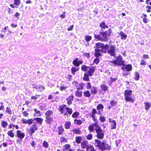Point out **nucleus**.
<instances>
[{
  "mask_svg": "<svg viewBox=\"0 0 151 151\" xmlns=\"http://www.w3.org/2000/svg\"><path fill=\"white\" fill-rule=\"evenodd\" d=\"M95 32L94 33V37L95 40L101 42H107L112 33V29L111 28H109L107 31L104 32H100L99 34H96L95 33Z\"/></svg>",
  "mask_w": 151,
  "mask_h": 151,
  "instance_id": "nucleus-1",
  "label": "nucleus"
},
{
  "mask_svg": "<svg viewBox=\"0 0 151 151\" xmlns=\"http://www.w3.org/2000/svg\"><path fill=\"white\" fill-rule=\"evenodd\" d=\"M96 49L95 50L94 56L95 57L98 58L101 56L100 53H106L109 48V45L107 44L104 45L102 42H99L95 44Z\"/></svg>",
  "mask_w": 151,
  "mask_h": 151,
  "instance_id": "nucleus-2",
  "label": "nucleus"
},
{
  "mask_svg": "<svg viewBox=\"0 0 151 151\" xmlns=\"http://www.w3.org/2000/svg\"><path fill=\"white\" fill-rule=\"evenodd\" d=\"M94 141V145L95 147H97L101 151L110 150L111 149V147L109 144L105 143L104 142H102L101 140L98 139H96Z\"/></svg>",
  "mask_w": 151,
  "mask_h": 151,
  "instance_id": "nucleus-3",
  "label": "nucleus"
},
{
  "mask_svg": "<svg viewBox=\"0 0 151 151\" xmlns=\"http://www.w3.org/2000/svg\"><path fill=\"white\" fill-rule=\"evenodd\" d=\"M97 113V110L96 109L93 108L92 109L91 113H89V114L92 117L93 120L94 122V123L92 124L94 127H96L95 129H98L99 128H101L99 126L98 123L99 122L96 116V114Z\"/></svg>",
  "mask_w": 151,
  "mask_h": 151,
  "instance_id": "nucleus-4",
  "label": "nucleus"
},
{
  "mask_svg": "<svg viewBox=\"0 0 151 151\" xmlns=\"http://www.w3.org/2000/svg\"><path fill=\"white\" fill-rule=\"evenodd\" d=\"M96 66L88 67L85 65H83L81 66V69L83 71H87V73L90 75V76L93 75Z\"/></svg>",
  "mask_w": 151,
  "mask_h": 151,
  "instance_id": "nucleus-5",
  "label": "nucleus"
},
{
  "mask_svg": "<svg viewBox=\"0 0 151 151\" xmlns=\"http://www.w3.org/2000/svg\"><path fill=\"white\" fill-rule=\"evenodd\" d=\"M110 62L115 65H125L124 64V60H122V57L121 56H117L116 60L111 61Z\"/></svg>",
  "mask_w": 151,
  "mask_h": 151,
  "instance_id": "nucleus-6",
  "label": "nucleus"
},
{
  "mask_svg": "<svg viewBox=\"0 0 151 151\" xmlns=\"http://www.w3.org/2000/svg\"><path fill=\"white\" fill-rule=\"evenodd\" d=\"M132 90H126L124 91V97L125 100L127 102L133 101V100L132 98Z\"/></svg>",
  "mask_w": 151,
  "mask_h": 151,
  "instance_id": "nucleus-7",
  "label": "nucleus"
},
{
  "mask_svg": "<svg viewBox=\"0 0 151 151\" xmlns=\"http://www.w3.org/2000/svg\"><path fill=\"white\" fill-rule=\"evenodd\" d=\"M96 133V137L100 139L104 138V136L105 131L103 130L101 127L99 128L98 129H95Z\"/></svg>",
  "mask_w": 151,
  "mask_h": 151,
  "instance_id": "nucleus-8",
  "label": "nucleus"
},
{
  "mask_svg": "<svg viewBox=\"0 0 151 151\" xmlns=\"http://www.w3.org/2000/svg\"><path fill=\"white\" fill-rule=\"evenodd\" d=\"M107 53L111 56L114 57L116 55V47L115 45H111L109 49L107 51Z\"/></svg>",
  "mask_w": 151,
  "mask_h": 151,
  "instance_id": "nucleus-9",
  "label": "nucleus"
},
{
  "mask_svg": "<svg viewBox=\"0 0 151 151\" xmlns=\"http://www.w3.org/2000/svg\"><path fill=\"white\" fill-rule=\"evenodd\" d=\"M33 86V88L38 91H42L45 89L43 86L40 85H37L35 83L34 84Z\"/></svg>",
  "mask_w": 151,
  "mask_h": 151,
  "instance_id": "nucleus-10",
  "label": "nucleus"
},
{
  "mask_svg": "<svg viewBox=\"0 0 151 151\" xmlns=\"http://www.w3.org/2000/svg\"><path fill=\"white\" fill-rule=\"evenodd\" d=\"M122 69L123 70L125 69L127 71H130L132 70V66L131 65L128 64L125 65V67H122Z\"/></svg>",
  "mask_w": 151,
  "mask_h": 151,
  "instance_id": "nucleus-11",
  "label": "nucleus"
},
{
  "mask_svg": "<svg viewBox=\"0 0 151 151\" xmlns=\"http://www.w3.org/2000/svg\"><path fill=\"white\" fill-rule=\"evenodd\" d=\"M109 122L112 124L111 125V129H116V124L115 121L112 119L111 118H109Z\"/></svg>",
  "mask_w": 151,
  "mask_h": 151,
  "instance_id": "nucleus-12",
  "label": "nucleus"
},
{
  "mask_svg": "<svg viewBox=\"0 0 151 151\" xmlns=\"http://www.w3.org/2000/svg\"><path fill=\"white\" fill-rule=\"evenodd\" d=\"M33 120L32 119L27 120L24 119H22V122L24 124H28L29 125L31 124L33 122Z\"/></svg>",
  "mask_w": 151,
  "mask_h": 151,
  "instance_id": "nucleus-13",
  "label": "nucleus"
},
{
  "mask_svg": "<svg viewBox=\"0 0 151 151\" xmlns=\"http://www.w3.org/2000/svg\"><path fill=\"white\" fill-rule=\"evenodd\" d=\"M81 147L83 149H85V148L86 149L88 145V142L86 140L84 141L81 143Z\"/></svg>",
  "mask_w": 151,
  "mask_h": 151,
  "instance_id": "nucleus-14",
  "label": "nucleus"
},
{
  "mask_svg": "<svg viewBox=\"0 0 151 151\" xmlns=\"http://www.w3.org/2000/svg\"><path fill=\"white\" fill-rule=\"evenodd\" d=\"M17 137L21 139H23L25 136V134L23 133H21L19 130L17 131Z\"/></svg>",
  "mask_w": 151,
  "mask_h": 151,
  "instance_id": "nucleus-15",
  "label": "nucleus"
},
{
  "mask_svg": "<svg viewBox=\"0 0 151 151\" xmlns=\"http://www.w3.org/2000/svg\"><path fill=\"white\" fill-rule=\"evenodd\" d=\"M104 108V106L102 104H99L97 106L96 109L98 111L99 115H101V113H100V110H101V111H102V110Z\"/></svg>",
  "mask_w": 151,
  "mask_h": 151,
  "instance_id": "nucleus-16",
  "label": "nucleus"
},
{
  "mask_svg": "<svg viewBox=\"0 0 151 151\" xmlns=\"http://www.w3.org/2000/svg\"><path fill=\"white\" fill-rule=\"evenodd\" d=\"M100 87L102 90L104 92H106V91L108 90L109 87L105 84H101L100 86Z\"/></svg>",
  "mask_w": 151,
  "mask_h": 151,
  "instance_id": "nucleus-17",
  "label": "nucleus"
},
{
  "mask_svg": "<svg viewBox=\"0 0 151 151\" xmlns=\"http://www.w3.org/2000/svg\"><path fill=\"white\" fill-rule=\"evenodd\" d=\"M73 98V95H71L67 98L66 100L68 105H70L72 104Z\"/></svg>",
  "mask_w": 151,
  "mask_h": 151,
  "instance_id": "nucleus-18",
  "label": "nucleus"
},
{
  "mask_svg": "<svg viewBox=\"0 0 151 151\" xmlns=\"http://www.w3.org/2000/svg\"><path fill=\"white\" fill-rule=\"evenodd\" d=\"M97 87L95 86H93L91 89V93L92 95H95L97 93Z\"/></svg>",
  "mask_w": 151,
  "mask_h": 151,
  "instance_id": "nucleus-19",
  "label": "nucleus"
},
{
  "mask_svg": "<svg viewBox=\"0 0 151 151\" xmlns=\"http://www.w3.org/2000/svg\"><path fill=\"white\" fill-rule=\"evenodd\" d=\"M37 129V125L35 124H33L30 129L31 132V134L34 133L35 132Z\"/></svg>",
  "mask_w": 151,
  "mask_h": 151,
  "instance_id": "nucleus-20",
  "label": "nucleus"
},
{
  "mask_svg": "<svg viewBox=\"0 0 151 151\" xmlns=\"http://www.w3.org/2000/svg\"><path fill=\"white\" fill-rule=\"evenodd\" d=\"M53 114V112L51 110H48L45 113V117H50Z\"/></svg>",
  "mask_w": 151,
  "mask_h": 151,
  "instance_id": "nucleus-21",
  "label": "nucleus"
},
{
  "mask_svg": "<svg viewBox=\"0 0 151 151\" xmlns=\"http://www.w3.org/2000/svg\"><path fill=\"white\" fill-rule=\"evenodd\" d=\"M99 26L102 29L108 28L109 27L105 23L104 21L100 23Z\"/></svg>",
  "mask_w": 151,
  "mask_h": 151,
  "instance_id": "nucleus-22",
  "label": "nucleus"
},
{
  "mask_svg": "<svg viewBox=\"0 0 151 151\" xmlns=\"http://www.w3.org/2000/svg\"><path fill=\"white\" fill-rule=\"evenodd\" d=\"M119 35L120 36L122 40L126 39L127 37V35L124 34L122 31L120 32Z\"/></svg>",
  "mask_w": 151,
  "mask_h": 151,
  "instance_id": "nucleus-23",
  "label": "nucleus"
},
{
  "mask_svg": "<svg viewBox=\"0 0 151 151\" xmlns=\"http://www.w3.org/2000/svg\"><path fill=\"white\" fill-rule=\"evenodd\" d=\"M45 118L46 120L45 121L47 124H50L53 121V117H45Z\"/></svg>",
  "mask_w": 151,
  "mask_h": 151,
  "instance_id": "nucleus-24",
  "label": "nucleus"
},
{
  "mask_svg": "<svg viewBox=\"0 0 151 151\" xmlns=\"http://www.w3.org/2000/svg\"><path fill=\"white\" fill-rule=\"evenodd\" d=\"M89 76L90 75L87 73H85L84 74V76L83 77V80L85 81H89Z\"/></svg>",
  "mask_w": 151,
  "mask_h": 151,
  "instance_id": "nucleus-25",
  "label": "nucleus"
},
{
  "mask_svg": "<svg viewBox=\"0 0 151 151\" xmlns=\"http://www.w3.org/2000/svg\"><path fill=\"white\" fill-rule=\"evenodd\" d=\"M83 95L86 97L89 98L91 96V93L88 90H87L83 92Z\"/></svg>",
  "mask_w": 151,
  "mask_h": 151,
  "instance_id": "nucleus-26",
  "label": "nucleus"
},
{
  "mask_svg": "<svg viewBox=\"0 0 151 151\" xmlns=\"http://www.w3.org/2000/svg\"><path fill=\"white\" fill-rule=\"evenodd\" d=\"M85 84L83 83H80L77 85V90H83V86Z\"/></svg>",
  "mask_w": 151,
  "mask_h": 151,
  "instance_id": "nucleus-27",
  "label": "nucleus"
},
{
  "mask_svg": "<svg viewBox=\"0 0 151 151\" xmlns=\"http://www.w3.org/2000/svg\"><path fill=\"white\" fill-rule=\"evenodd\" d=\"M84 38L87 42H88L91 40L92 37L91 36L86 35L85 36Z\"/></svg>",
  "mask_w": 151,
  "mask_h": 151,
  "instance_id": "nucleus-28",
  "label": "nucleus"
},
{
  "mask_svg": "<svg viewBox=\"0 0 151 151\" xmlns=\"http://www.w3.org/2000/svg\"><path fill=\"white\" fill-rule=\"evenodd\" d=\"M145 105V109L146 110H148L149 109L151 106V104L148 102H145L144 103Z\"/></svg>",
  "mask_w": 151,
  "mask_h": 151,
  "instance_id": "nucleus-29",
  "label": "nucleus"
},
{
  "mask_svg": "<svg viewBox=\"0 0 151 151\" xmlns=\"http://www.w3.org/2000/svg\"><path fill=\"white\" fill-rule=\"evenodd\" d=\"M67 106L65 105L60 106L59 107V111L61 113H63L64 109H66Z\"/></svg>",
  "mask_w": 151,
  "mask_h": 151,
  "instance_id": "nucleus-30",
  "label": "nucleus"
},
{
  "mask_svg": "<svg viewBox=\"0 0 151 151\" xmlns=\"http://www.w3.org/2000/svg\"><path fill=\"white\" fill-rule=\"evenodd\" d=\"M134 74L135 75V77L134 78V79L137 81L139 80V79L140 76L138 72H135Z\"/></svg>",
  "mask_w": 151,
  "mask_h": 151,
  "instance_id": "nucleus-31",
  "label": "nucleus"
},
{
  "mask_svg": "<svg viewBox=\"0 0 151 151\" xmlns=\"http://www.w3.org/2000/svg\"><path fill=\"white\" fill-rule=\"evenodd\" d=\"M58 134L59 135H61L62 134V133L63 132L64 129L61 127H58Z\"/></svg>",
  "mask_w": 151,
  "mask_h": 151,
  "instance_id": "nucleus-32",
  "label": "nucleus"
},
{
  "mask_svg": "<svg viewBox=\"0 0 151 151\" xmlns=\"http://www.w3.org/2000/svg\"><path fill=\"white\" fill-rule=\"evenodd\" d=\"M33 120V121L35 120L37 122L39 123L40 124H41L42 123V122L43 121V119L42 118L38 117L35 118Z\"/></svg>",
  "mask_w": 151,
  "mask_h": 151,
  "instance_id": "nucleus-33",
  "label": "nucleus"
},
{
  "mask_svg": "<svg viewBox=\"0 0 151 151\" xmlns=\"http://www.w3.org/2000/svg\"><path fill=\"white\" fill-rule=\"evenodd\" d=\"M94 127L92 124L89 125L88 127V129L90 132H92L94 130Z\"/></svg>",
  "mask_w": 151,
  "mask_h": 151,
  "instance_id": "nucleus-34",
  "label": "nucleus"
},
{
  "mask_svg": "<svg viewBox=\"0 0 151 151\" xmlns=\"http://www.w3.org/2000/svg\"><path fill=\"white\" fill-rule=\"evenodd\" d=\"M7 134L10 137L13 138L14 137V134L12 130H10L7 132Z\"/></svg>",
  "mask_w": 151,
  "mask_h": 151,
  "instance_id": "nucleus-35",
  "label": "nucleus"
},
{
  "mask_svg": "<svg viewBox=\"0 0 151 151\" xmlns=\"http://www.w3.org/2000/svg\"><path fill=\"white\" fill-rule=\"evenodd\" d=\"M82 91H79L78 90L76 91V96L78 97H80L82 96Z\"/></svg>",
  "mask_w": 151,
  "mask_h": 151,
  "instance_id": "nucleus-36",
  "label": "nucleus"
},
{
  "mask_svg": "<svg viewBox=\"0 0 151 151\" xmlns=\"http://www.w3.org/2000/svg\"><path fill=\"white\" fill-rule=\"evenodd\" d=\"M93 137V135L91 133L89 134L86 136V139L88 140H91L92 139Z\"/></svg>",
  "mask_w": 151,
  "mask_h": 151,
  "instance_id": "nucleus-37",
  "label": "nucleus"
},
{
  "mask_svg": "<svg viewBox=\"0 0 151 151\" xmlns=\"http://www.w3.org/2000/svg\"><path fill=\"white\" fill-rule=\"evenodd\" d=\"M99 119L101 122H103L106 120V118L104 116H100L99 117Z\"/></svg>",
  "mask_w": 151,
  "mask_h": 151,
  "instance_id": "nucleus-38",
  "label": "nucleus"
},
{
  "mask_svg": "<svg viewBox=\"0 0 151 151\" xmlns=\"http://www.w3.org/2000/svg\"><path fill=\"white\" fill-rule=\"evenodd\" d=\"M94 149V148L93 146L90 145H88L87 148L86 149V150L87 151H90Z\"/></svg>",
  "mask_w": 151,
  "mask_h": 151,
  "instance_id": "nucleus-39",
  "label": "nucleus"
},
{
  "mask_svg": "<svg viewBox=\"0 0 151 151\" xmlns=\"http://www.w3.org/2000/svg\"><path fill=\"white\" fill-rule=\"evenodd\" d=\"M1 124L3 127L5 128L6 126L8 125L7 123L4 121H2L1 122Z\"/></svg>",
  "mask_w": 151,
  "mask_h": 151,
  "instance_id": "nucleus-40",
  "label": "nucleus"
},
{
  "mask_svg": "<svg viewBox=\"0 0 151 151\" xmlns=\"http://www.w3.org/2000/svg\"><path fill=\"white\" fill-rule=\"evenodd\" d=\"M78 59L76 58V66H78L80 64H82L83 63V61H78Z\"/></svg>",
  "mask_w": 151,
  "mask_h": 151,
  "instance_id": "nucleus-41",
  "label": "nucleus"
},
{
  "mask_svg": "<svg viewBox=\"0 0 151 151\" xmlns=\"http://www.w3.org/2000/svg\"><path fill=\"white\" fill-rule=\"evenodd\" d=\"M43 146L46 148H48L49 146L48 143L47 142L44 141L43 143Z\"/></svg>",
  "mask_w": 151,
  "mask_h": 151,
  "instance_id": "nucleus-42",
  "label": "nucleus"
},
{
  "mask_svg": "<svg viewBox=\"0 0 151 151\" xmlns=\"http://www.w3.org/2000/svg\"><path fill=\"white\" fill-rule=\"evenodd\" d=\"M82 140V137H76V142L77 143H80Z\"/></svg>",
  "mask_w": 151,
  "mask_h": 151,
  "instance_id": "nucleus-43",
  "label": "nucleus"
},
{
  "mask_svg": "<svg viewBox=\"0 0 151 151\" xmlns=\"http://www.w3.org/2000/svg\"><path fill=\"white\" fill-rule=\"evenodd\" d=\"M117 104V101H114V100H111L110 101V104L111 106H115L116 104Z\"/></svg>",
  "mask_w": 151,
  "mask_h": 151,
  "instance_id": "nucleus-44",
  "label": "nucleus"
},
{
  "mask_svg": "<svg viewBox=\"0 0 151 151\" xmlns=\"http://www.w3.org/2000/svg\"><path fill=\"white\" fill-rule=\"evenodd\" d=\"M117 79V78L115 77V78H113L111 77L110 78V81L109 82V83H113V82L115 81Z\"/></svg>",
  "mask_w": 151,
  "mask_h": 151,
  "instance_id": "nucleus-45",
  "label": "nucleus"
},
{
  "mask_svg": "<svg viewBox=\"0 0 151 151\" xmlns=\"http://www.w3.org/2000/svg\"><path fill=\"white\" fill-rule=\"evenodd\" d=\"M14 3L16 5H19L20 4V0H14Z\"/></svg>",
  "mask_w": 151,
  "mask_h": 151,
  "instance_id": "nucleus-46",
  "label": "nucleus"
},
{
  "mask_svg": "<svg viewBox=\"0 0 151 151\" xmlns=\"http://www.w3.org/2000/svg\"><path fill=\"white\" fill-rule=\"evenodd\" d=\"M91 88V85L90 82H88L87 83L86 86V88L87 89H90Z\"/></svg>",
  "mask_w": 151,
  "mask_h": 151,
  "instance_id": "nucleus-47",
  "label": "nucleus"
},
{
  "mask_svg": "<svg viewBox=\"0 0 151 151\" xmlns=\"http://www.w3.org/2000/svg\"><path fill=\"white\" fill-rule=\"evenodd\" d=\"M99 62V58H96L93 61V63H95L96 65H97Z\"/></svg>",
  "mask_w": 151,
  "mask_h": 151,
  "instance_id": "nucleus-48",
  "label": "nucleus"
},
{
  "mask_svg": "<svg viewBox=\"0 0 151 151\" xmlns=\"http://www.w3.org/2000/svg\"><path fill=\"white\" fill-rule=\"evenodd\" d=\"M70 125V123L69 122H66L65 124V129H68L69 128Z\"/></svg>",
  "mask_w": 151,
  "mask_h": 151,
  "instance_id": "nucleus-49",
  "label": "nucleus"
},
{
  "mask_svg": "<svg viewBox=\"0 0 151 151\" xmlns=\"http://www.w3.org/2000/svg\"><path fill=\"white\" fill-rule=\"evenodd\" d=\"M66 109L67 110V112L69 113V114H70L72 113V109H70L69 108L67 107H66Z\"/></svg>",
  "mask_w": 151,
  "mask_h": 151,
  "instance_id": "nucleus-50",
  "label": "nucleus"
},
{
  "mask_svg": "<svg viewBox=\"0 0 151 151\" xmlns=\"http://www.w3.org/2000/svg\"><path fill=\"white\" fill-rule=\"evenodd\" d=\"M6 112L9 113V114H12V112L11 110L8 107H7L6 108Z\"/></svg>",
  "mask_w": 151,
  "mask_h": 151,
  "instance_id": "nucleus-51",
  "label": "nucleus"
},
{
  "mask_svg": "<svg viewBox=\"0 0 151 151\" xmlns=\"http://www.w3.org/2000/svg\"><path fill=\"white\" fill-rule=\"evenodd\" d=\"M146 64V62L143 60H141L140 65H145Z\"/></svg>",
  "mask_w": 151,
  "mask_h": 151,
  "instance_id": "nucleus-52",
  "label": "nucleus"
},
{
  "mask_svg": "<svg viewBox=\"0 0 151 151\" xmlns=\"http://www.w3.org/2000/svg\"><path fill=\"white\" fill-rule=\"evenodd\" d=\"M146 8L147 9L146 10L147 12H151V6L147 5L146 6Z\"/></svg>",
  "mask_w": 151,
  "mask_h": 151,
  "instance_id": "nucleus-53",
  "label": "nucleus"
},
{
  "mask_svg": "<svg viewBox=\"0 0 151 151\" xmlns=\"http://www.w3.org/2000/svg\"><path fill=\"white\" fill-rule=\"evenodd\" d=\"M61 142H67V139L64 137L61 138Z\"/></svg>",
  "mask_w": 151,
  "mask_h": 151,
  "instance_id": "nucleus-54",
  "label": "nucleus"
},
{
  "mask_svg": "<svg viewBox=\"0 0 151 151\" xmlns=\"http://www.w3.org/2000/svg\"><path fill=\"white\" fill-rule=\"evenodd\" d=\"M76 124H78L79 125H81L82 124V122L80 119H79V120H76Z\"/></svg>",
  "mask_w": 151,
  "mask_h": 151,
  "instance_id": "nucleus-55",
  "label": "nucleus"
},
{
  "mask_svg": "<svg viewBox=\"0 0 151 151\" xmlns=\"http://www.w3.org/2000/svg\"><path fill=\"white\" fill-rule=\"evenodd\" d=\"M72 73V74L75 75V73L76 72V68L74 67H72L71 69Z\"/></svg>",
  "mask_w": 151,
  "mask_h": 151,
  "instance_id": "nucleus-56",
  "label": "nucleus"
},
{
  "mask_svg": "<svg viewBox=\"0 0 151 151\" xmlns=\"http://www.w3.org/2000/svg\"><path fill=\"white\" fill-rule=\"evenodd\" d=\"M143 22L145 24H146L147 23L148 19L146 17H144L142 19Z\"/></svg>",
  "mask_w": 151,
  "mask_h": 151,
  "instance_id": "nucleus-57",
  "label": "nucleus"
},
{
  "mask_svg": "<svg viewBox=\"0 0 151 151\" xmlns=\"http://www.w3.org/2000/svg\"><path fill=\"white\" fill-rule=\"evenodd\" d=\"M84 55L88 58H90V54L89 53H84Z\"/></svg>",
  "mask_w": 151,
  "mask_h": 151,
  "instance_id": "nucleus-58",
  "label": "nucleus"
},
{
  "mask_svg": "<svg viewBox=\"0 0 151 151\" xmlns=\"http://www.w3.org/2000/svg\"><path fill=\"white\" fill-rule=\"evenodd\" d=\"M23 114L24 116H27L29 115V113L27 111H24L23 112Z\"/></svg>",
  "mask_w": 151,
  "mask_h": 151,
  "instance_id": "nucleus-59",
  "label": "nucleus"
},
{
  "mask_svg": "<svg viewBox=\"0 0 151 151\" xmlns=\"http://www.w3.org/2000/svg\"><path fill=\"white\" fill-rule=\"evenodd\" d=\"M149 58L148 55L147 54H144L143 56V58L145 59H147Z\"/></svg>",
  "mask_w": 151,
  "mask_h": 151,
  "instance_id": "nucleus-60",
  "label": "nucleus"
},
{
  "mask_svg": "<svg viewBox=\"0 0 151 151\" xmlns=\"http://www.w3.org/2000/svg\"><path fill=\"white\" fill-rule=\"evenodd\" d=\"M8 26L5 27L3 30H2V31L4 33H5L6 30L8 29Z\"/></svg>",
  "mask_w": 151,
  "mask_h": 151,
  "instance_id": "nucleus-61",
  "label": "nucleus"
},
{
  "mask_svg": "<svg viewBox=\"0 0 151 151\" xmlns=\"http://www.w3.org/2000/svg\"><path fill=\"white\" fill-rule=\"evenodd\" d=\"M34 111L36 114H39L40 113V111L36 109H34Z\"/></svg>",
  "mask_w": 151,
  "mask_h": 151,
  "instance_id": "nucleus-62",
  "label": "nucleus"
},
{
  "mask_svg": "<svg viewBox=\"0 0 151 151\" xmlns=\"http://www.w3.org/2000/svg\"><path fill=\"white\" fill-rule=\"evenodd\" d=\"M17 26V24H15L13 23H12L11 25V27L12 28H16Z\"/></svg>",
  "mask_w": 151,
  "mask_h": 151,
  "instance_id": "nucleus-63",
  "label": "nucleus"
},
{
  "mask_svg": "<svg viewBox=\"0 0 151 151\" xmlns=\"http://www.w3.org/2000/svg\"><path fill=\"white\" fill-rule=\"evenodd\" d=\"M31 144L33 147H34L36 143L35 142L32 141L31 143Z\"/></svg>",
  "mask_w": 151,
  "mask_h": 151,
  "instance_id": "nucleus-64",
  "label": "nucleus"
}]
</instances>
